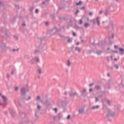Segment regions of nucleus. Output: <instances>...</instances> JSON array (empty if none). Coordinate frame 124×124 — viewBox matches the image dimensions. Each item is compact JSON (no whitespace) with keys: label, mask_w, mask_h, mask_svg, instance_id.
<instances>
[{"label":"nucleus","mask_w":124,"mask_h":124,"mask_svg":"<svg viewBox=\"0 0 124 124\" xmlns=\"http://www.w3.org/2000/svg\"><path fill=\"white\" fill-rule=\"evenodd\" d=\"M80 9H85V7H82L80 8Z\"/></svg>","instance_id":"5fc2aeb1"},{"label":"nucleus","mask_w":124,"mask_h":124,"mask_svg":"<svg viewBox=\"0 0 124 124\" xmlns=\"http://www.w3.org/2000/svg\"><path fill=\"white\" fill-rule=\"evenodd\" d=\"M59 31H61V29H58L57 27H54L53 29L50 30V33L51 34H58L60 37L62 38L63 36L61 35V34H59Z\"/></svg>","instance_id":"f257e3e1"},{"label":"nucleus","mask_w":124,"mask_h":124,"mask_svg":"<svg viewBox=\"0 0 124 124\" xmlns=\"http://www.w3.org/2000/svg\"><path fill=\"white\" fill-rule=\"evenodd\" d=\"M61 117H62V115H59L58 116V119H61Z\"/></svg>","instance_id":"37998d69"},{"label":"nucleus","mask_w":124,"mask_h":124,"mask_svg":"<svg viewBox=\"0 0 124 124\" xmlns=\"http://www.w3.org/2000/svg\"><path fill=\"white\" fill-rule=\"evenodd\" d=\"M103 13V11H102V10H101V11H100L99 12V14L100 15H101V14H102Z\"/></svg>","instance_id":"cd10ccee"},{"label":"nucleus","mask_w":124,"mask_h":124,"mask_svg":"<svg viewBox=\"0 0 124 124\" xmlns=\"http://www.w3.org/2000/svg\"><path fill=\"white\" fill-rule=\"evenodd\" d=\"M53 110L55 111V113H57V112H58V108H55L53 109Z\"/></svg>","instance_id":"b1692460"},{"label":"nucleus","mask_w":124,"mask_h":124,"mask_svg":"<svg viewBox=\"0 0 124 124\" xmlns=\"http://www.w3.org/2000/svg\"><path fill=\"white\" fill-rule=\"evenodd\" d=\"M12 52H13L14 53L15 52H16V51L17 52H18V51H19V49L17 48V49H15V48H14V49H13L12 50Z\"/></svg>","instance_id":"f3484780"},{"label":"nucleus","mask_w":124,"mask_h":124,"mask_svg":"<svg viewBox=\"0 0 124 124\" xmlns=\"http://www.w3.org/2000/svg\"><path fill=\"white\" fill-rule=\"evenodd\" d=\"M35 117H36V118H37V114L36 113V114H35Z\"/></svg>","instance_id":"13d9d810"},{"label":"nucleus","mask_w":124,"mask_h":124,"mask_svg":"<svg viewBox=\"0 0 124 124\" xmlns=\"http://www.w3.org/2000/svg\"><path fill=\"white\" fill-rule=\"evenodd\" d=\"M96 54H97V55H101V54H102V51L99 50V51H97Z\"/></svg>","instance_id":"dca6fc26"},{"label":"nucleus","mask_w":124,"mask_h":124,"mask_svg":"<svg viewBox=\"0 0 124 124\" xmlns=\"http://www.w3.org/2000/svg\"><path fill=\"white\" fill-rule=\"evenodd\" d=\"M79 10H77L76 12H75V14H78V13H79Z\"/></svg>","instance_id":"e433bc0d"},{"label":"nucleus","mask_w":124,"mask_h":124,"mask_svg":"<svg viewBox=\"0 0 124 124\" xmlns=\"http://www.w3.org/2000/svg\"><path fill=\"white\" fill-rule=\"evenodd\" d=\"M114 34H111V38H112V39L114 38Z\"/></svg>","instance_id":"a18cd8bd"},{"label":"nucleus","mask_w":124,"mask_h":124,"mask_svg":"<svg viewBox=\"0 0 124 124\" xmlns=\"http://www.w3.org/2000/svg\"><path fill=\"white\" fill-rule=\"evenodd\" d=\"M72 21L71 20H70V23L69 24H68V28H69V27L72 26Z\"/></svg>","instance_id":"aec40b11"},{"label":"nucleus","mask_w":124,"mask_h":124,"mask_svg":"<svg viewBox=\"0 0 124 124\" xmlns=\"http://www.w3.org/2000/svg\"><path fill=\"white\" fill-rule=\"evenodd\" d=\"M113 53H118V51H117V50H114V51H113Z\"/></svg>","instance_id":"09e8293b"},{"label":"nucleus","mask_w":124,"mask_h":124,"mask_svg":"<svg viewBox=\"0 0 124 124\" xmlns=\"http://www.w3.org/2000/svg\"><path fill=\"white\" fill-rule=\"evenodd\" d=\"M102 23H103V25H104V24H105V23H107V21H103Z\"/></svg>","instance_id":"49530a36"},{"label":"nucleus","mask_w":124,"mask_h":124,"mask_svg":"<svg viewBox=\"0 0 124 124\" xmlns=\"http://www.w3.org/2000/svg\"><path fill=\"white\" fill-rule=\"evenodd\" d=\"M95 89H97V90H100L101 87L99 85H96L95 86Z\"/></svg>","instance_id":"2eb2a0df"},{"label":"nucleus","mask_w":124,"mask_h":124,"mask_svg":"<svg viewBox=\"0 0 124 124\" xmlns=\"http://www.w3.org/2000/svg\"><path fill=\"white\" fill-rule=\"evenodd\" d=\"M42 4H43V5H44V4H45V2H43Z\"/></svg>","instance_id":"052dcab7"},{"label":"nucleus","mask_w":124,"mask_h":124,"mask_svg":"<svg viewBox=\"0 0 124 124\" xmlns=\"http://www.w3.org/2000/svg\"><path fill=\"white\" fill-rule=\"evenodd\" d=\"M72 40H73V38L68 37V39L67 40V43H71L72 42Z\"/></svg>","instance_id":"9d476101"},{"label":"nucleus","mask_w":124,"mask_h":124,"mask_svg":"<svg viewBox=\"0 0 124 124\" xmlns=\"http://www.w3.org/2000/svg\"><path fill=\"white\" fill-rule=\"evenodd\" d=\"M69 93L70 96H75V95H78V93H77V92H76V91L74 92L71 91Z\"/></svg>","instance_id":"20e7f679"},{"label":"nucleus","mask_w":124,"mask_h":124,"mask_svg":"<svg viewBox=\"0 0 124 124\" xmlns=\"http://www.w3.org/2000/svg\"><path fill=\"white\" fill-rule=\"evenodd\" d=\"M114 48H115V49H118V46H114Z\"/></svg>","instance_id":"603ef678"},{"label":"nucleus","mask_w":124,"mask_h":124,"mask_svg":"<svg viewBox=\"0 0 124 124\" xmlns=\"http://www.w3.org/2000/svg\"><path fill=\"white\" fill-rule=\"evenodd\" d=\"M90 92H93V89L91 88L89 89Z\"/></svg>","instance_id":"864d4df0"},{"label":"nucleus","mask_w":124,"mask_h":124,"mask_svg":"<svg viewBox=\"0 0 124 124\" xmlns=\"http://www.w3.org/2000/svg\"><path fill=\"white\" fill-rule=\"evenodd\" d=\"M95 102H97V101H98V98H97V97H95Z\"/></svg>","instance_id":"c9c22d12"},{"label":"nucleus","mask_w":124,"mask_h":124,"mask_svg":"<svg viewBox=\"0 0 124 124\" xmlns=\"http://www.w3.org/2000/svg\"><path fill=\"white\" fill-rule=\"evenodd\" d=\"M70 115H68L67 116V119L68 120V119H70Z\"/></svg>","instance_id":"c03bdc74"},{"label":"nucleus","mask_w":124,"mask_h":124,"mask_svg":"<svg viewBox=\"0 0 124 124\" xmlns=\"http://www.w3.org/2000/svg\"><path fill=\"white\" fill-rule=\"evenodd\" d=\"M107 76H108V77H110V74L108 73V74H107Z\"/></svg>","instance_id":"680f3d73"},{"label":"nucleus","mask_w":124,"mask_h":124,"mask_svg":"<svg viewBox=\"0 0 124 124\" xmlns=\"http://www.w3.org/2000/svg\"><path fill=\"white\" fill-rule=\"evenodd\" d=\"M50 17L52 18V19H55V16H54L53 15H51Z\"/></svg>","instance_id":"f704fd0d"},{"label":"nucleus","mask_w":124,"mask_h":124,"mask_svg":"<svg viewBox=\"0 0 124 124\" xmlns=\"http://www.w3.org/2000/svg\"><path fill=\"white\" fill-rule=\"evenodd\" d=\"M38 74H41V69H39L38 70Z\"/></svg>","instance_id":"7c9ffc66"},{"label":"nucleus","mask_w":124,"mask_h":124,"mask_svg":"<svg viewBox=\"0 0 124 124\" xmlns=\"http://www.w3.org/2000/svg\"><path fill=\"white\" fill-rule=\"evenodd\" d=\"M21 94L26 95V88L22 87L20 90Z\"/></svg>","instance_id":"39448f33"},{"label":"nucleus","mask_w":124,"mask_h":124,"mask_svg":"<svg viewBox=\"0 0 124 124\" xmlns=\"http://www.w3.org/2000/svg\"><path fill=\"white\" fill-rule=\"evenodd\" d=\"M110 101L109 100H108V105H110Z\"/></svg>","instance_id":"8fccbe9b"},{"label":"nucleus","mask_w":124,"mask_h":124,"mask_svg":"<svg viewBox=\"0 0 124 124\" xmlns=\"http://www.w3.org/2000/svg\"><path fill=\"white\" fill-rule=\"evenodd\" d=\"M73 36H76V34L75 33V32H73Z\"/></svg>","instance_id":"58836bf2"},{"label":"nucleus","mask_w":124,"mask_h":124,"mask_svg":"<svg viewBox=\"0 0 124 124\" xmlns=\"http://www.w3.org/2000/svg\"><path fill=\"white\" fill-rule=\"evenodd\" d=\"M119 50L120 52H121L122 54H124V48H119Z\"/></svg>","instance_id":"ddd939ff"},{"label":"nucleus","mask_w":124,"mask_h":124,"mask_svg":"<svg viewBox=\"0 0 124 124\" xmlns=\"http://www.w3.org/2000/svg\"><path fill=\"white\" fill-rule=\"evenodd\" d=\"M12 116H15V111L11 112Z\"/></svg>","instance_id":"393cba45"},{"label":"nucleus","mask_w":124,"mask_h":124,"mask_svg":"<svg viewBox=\"0 0 124 124\" xmlns=\"http://www.w3.org/2000/svg\"><path fill=\"white\" fill-rule=\"evenodd\" d=\"M38 12H39V10H38V9H36L35 10V13L37 14V13H38Z\"/></svg>","instance_id":"c756f323"},{"label":"nucleus","mask_w":124,"mask_h":124,"mask_svg":"<svg viewBox=\"0 0 124 124\" xmlns=\"http://www.w3.org/2000/svg\"><path fill=\"white\" fill-rule=\"evenodd\" d=\"M47 102H48V100L46 101V102H44V104H47Z\"/></svg>","instance_id":"6e6d98bb"},{"label":"nucleus","mask_w":124,"mask_h":124,"mask_svg":"<svg viewBox=\"0 0 124 124\" xmlns=\"http://www.w3.org/2000/svg\"><path fill=\"white\" fill-rule=\"evenodd\" d=\"M22 26H26V24H25V23H23V24H22Z\"/></svg>","instance_id":"e2e57ef3"},{"label":"nucleus","mask_w":124,"mask_h":124,"mask_svg":"<svg viewBox=\"0 0 124 124\" xmlns=\"http://www.w3.org/2000/svg\"><path fill=\"white\" fill-rule=\"evenodd\" d=\"M15 90V91H18V87H16Z\"/></svg>","instance_id":"3c124183"},{"label":"nucleus","mask_w":124,"mask_h":124,"mask_svg":"<svg viewBox=\"0 0 124 124\" xmlns=\"http://www.w3.org/2000/svg\"><path fill=\"white\" fill-rule=\"evenodd\" d=\"M64 94H65V95H66L67 94V93H66V92H65L64 93Z\"/></svg>","instance_id":"69168bd1"},{"label":"nucleus","mask_w":124,"mask_h":124,"mask_svg":"<svg viewBox=\"0 0 124 124\" xmlns=\"http://www.w3.org/2000/svg\"><path fill=\"white\" fill-rule=\"evenodd\" d=\"M89 15H90V16H93V13L92 12L89 13Z\"/></svg>","instance_id":"4c0bfd02"},{"label":"nucleus","mask_w":124,"mask_h":124,"mask_svg":"<svg viewBox=\"0 0 124 124\" xmlns=\"http://www.w3.org/2000/svg\"><path fill=\"white\" fill-rule=\"evenodd\" d=\"M37 100H40V96H37Z\"/></svg>","instance_id":"72a5a7b5"},{"label":"nucleus","mask_w":124,"mask_h":124,"mask_svg":"<svg viewBox=\"0 0 124 124\" xmlns=\"http://www.w3.org/2000/svg\"><path fill=\"white\" fill-rule=\"evenodd\" d=\"M28 99H31V96L28 97Z\"/></svg>","instance_id":"774afa93"},{"label":"nucleus","mask_w":124,"mask_h":124,"mask_svg":"<svg viewBox=\"0 0 124 124\" xmlns=\"http://www.w3.org/2000/svg\"><path fill=\"white\" fill-rule=\"evenodd\" d=\"M48 24H49V22H45V25L46 26H48Z\"/></svg>","instance_id":"a19ab883"},{"label":"nucleus","mask_w":124,"mask_h":124,"mask_svg":"<svg viewBox=\"0 0 124 124\" xmlns=\"http://www.w3.org/2000/svg\"><path fill=\"white\" fill-rule=\"evenodd\" d=\"M40 108H41V107L40 106V105H38V106H37L38 110H40Z\"/></svg>","instance_id":"c85d7f7f"},{"label":"nucleus","mask_w":124,"mask_h":124,"mask_svg":"<svg viewBox=\"0 0 124 124\" xmlns=\"http://www.w3.org/2000/svg\"><path fill=\"white\" fill-rule=\"evenodd\" d=\"M36 62H39V58H37V59H36Z\"/></svg>","instance_id":"79ce46f5"},{"label":"nucleus","mask_w":124,"mask_h":124,"mask_svg":"<svg viewBox=\"0 0 124 124\" xmlns=\"http://www.w3.org/2000/svg\"><path fill=\"white\" fill-rule=\"evenodd\" d=\"M38 40H39L40 41H41V43H42V41H44V39L41 38H38Z\"/></svg>","instance_id":"4be33fe9"},{"label":"nucleus","mask_w":124,"mask_h":124,"mask_svg":"<svg viewBox=\"0 0 124 124\" xmlns=\"http://www.w3.org/2000/svg\"><path fill=\"white\" fill-rule=\"evenodd\" d=\"M1 97H2V98L4 102H6V100H7V99L6 98V97H5L3 95H2Z\"/></svg>","instance_id":"f8f14e48"},{"label":"nucleus","mask_w":124,"mask_h":124,"mask_svg":"<svg viewBox=\"0 0 124 124\" xmlns=\"http://www.w3.org/2000/svg\"><path fill=\"white\" fill-rule=\"evenodd\" d=\"M14 37H15L16 40H18V37H16V36H15Z\"/></svg>","instance_id":"4d7b16f0"},{"label":"nucleus","mask_w":124,"mask_h":124,"mask_svg":"<svg viewBox=\"0 0 124 124\" xmlns=\"http://www.w3.org/2000/svg\"><path fill=\"white\" fill-rule=\"evenodd\" d=\"M34 8V7H31L30 8V11L31 12H32V11H33Z\"/></svg>","instance_id":"a211bd4d"},{"label":"nucleus","mask_w":124,"mask_h":124,"mask_svg":"<svg viewBox=\"0 0 124 124\" xmlns=\"http://www.w3.org/2000/svg\"><path fill=\"white\" fill-rule=\"evenodd\" d=\"M30 62L31 64L34 63V58H33L31 61Z\"/></svg>","instance_id":"6ab92c4d"},{"label":"nucleus","mask_w":124,"mask_h":124,"mask_svg":"<svg viewBox=\"0 0 124 124\" xmlns=\"http://www.w3.org/2000/svg\"><path fill=\"white\" fill-rule=\"evenodd\" d=\"M39 53V50H35L34 54H37Z\"/></svg>","instance_id":"473e14b6"},{"label":"nucleus","mask_w":124,"mask_h":124,"mask_svg":"<svg viewBox=\"0 0 124 124\" xmlns=\"http://www.w3.org/2000/svg\"><path fill=\"white\" fill-rule=\"evenodd\" d=\"M85 112V108H82L78 110L79 114H84Z\"/></svg>","instance_id":"0eeeda50"},{"label":"nucleus","mask_w":124,"mask_h":124,"mask_svg":"<svg viewBox=\"0 0 124 124\" xmlns=\"http://www.w3.org/2000/svg\"><path fill=\"white\" fill-rule=\"evenodd\" d=\"M7 78H8V79H9L10 78V75L9 74H7Z\"/></svg>","instance_id":"2f4dec72"},{"label":"nucleus","mask_w":124,"mask_h":124,"mask_svg":"<svg viewBox=\"0 0 124 124\" xmlns=\"http://www.w3.org/2000/svg\"><path fill=\"white\" fill-rule=\"evenodd\" d=\"M116 28V25L114 24L113 21H110L109 23V26L106 27L107 30H109V29H112V30H115Z\"/></svg>","instance_id":"7ed1b4c3"},{"label":"nucleus","mask_w":124,"mask_h":124,"mask_svg":"<svg viewBox=\"0 0 124 124\" xmlns=\"http://www.w3.org/2000/svg\"><path fill=\"white\" fill-rule=\"evenodd\" d=\"M79 42H77V43H76V45H79Z\"/></svg>","instance_id":"bf43d9fd"},{"label":"nucleus","mask_w":124,"mask_h":124,"mask_svg":"<svg viewBox=\"0 0 124 124\" xmlns=\"http://www.w3.org/2000/svg\"><path fill=\"white\" fill-rule=\"evenodd\" d=\"M99 108V105L94 106L91 108L92 110H95Z\"/></svg>","instance_id":"1a4fd4ad"},{"label":"nucleus","mask_w":124,"mask_h":124,"mask_svg":"<svg viewBox=\"0 0 124 124\" xmlns=\"http://www.w3.org/2000/svg\"><path fill=\"white\" fill-rule=\"evenodd\" d=\"M91 22H93V25H95V22L97 23V25L99 27L100 26V17H97L96 19H93L91 21Z\"/></svg>","instance_id":"f03ea898"},{"label":"nucleus","mask_w":124,"mask_h":124,"mask_svg":"<svg viewBox=\"0 0 124 124\" xmlns=\"http://www.w3.org/2000/svg\"><path fill=\"white\" fill-rule=\"evenodd\" d=\"M80 93H81V94L83 95V96H86V95L88 94L86 89H84L82 91L80 92Z\"/></svg>","instance_id":"423d86ee"},{"label":"nucleus","mask_w":124,"mask_h":124,"mask_svg":"<svg viewBox=\"0 0 124 124\" xmlns=\"http://www.w3.org/2000/svg\"><path fill=\"white\" fill-rule=\"evenodd\" d=\"M51 118H52V119L53 120H56V119H57V116H51Z\"/></svg>","instance_id":"a878e982"},{"label":"nucleus","mask_w":124,"mask_h":124,"mask_svg":"<svg viewBox=\"0 0 124 124\" xmlns=\"http://www.w3.org/2000/svg\"><path fill=\"white\" fill-rule=\"evenodd\" d=\"M114 67H115V68L116 69H118L119 68V65H117L116 64L114 65Z\"/></svg>","instance_id":"5701e85b"},{"label":"nucleus","mask_w":124,"mask_h":124,"mask_svg":"<svg viewBox=\"0 0 124 124\" xmlns=\"http://www.w3.org/2000/svg\"><path fill=\"white\" fill-rule=\"evenodd\" d=\"M93 83H91L89 84V87H92V86H93Z\"/></svg>","instance_id":"de8ad7c7"},{"label":"nucleus","mask_w":124,"mask_h":124,"mask_svg":"<svg viewBox=\"0 0 124 124\" xmlns=\"http://www.w3.org/2000/svg\"><path fill=\"white\" fill-rule=\"evenodd\" d=\"M66 65L68 67H69V66H70V65H71V63L70 62V60H67Z\"/></svg>","instance_id":"9b49d317"},{"label":"nucleus","mask_w":124,"mask_h":124,"mask_svg":"<svg viewBox=\"0 0 124 124\" xmlns=\"http://www.w3.org/2000/svg\"><path fill=\"white\" fill-rule=\"evenodd\" d=\"M78 24H79V25H82V24H83V21H82L81 19H80V20H79V23H78Z\"/></svg>","instance_id":"412c9836"},{"label":"nucleus","mask_w":124,"mask_h":124,"mask_svg":"<svg viewBox=\"0 0 124 124\" xmlns=\"http://www.w3.org/2000/svg\"><path fill=\"white\" fill-rule=\"evenodd\" d=\"M90 26V24L88 23H85L84 24V27L85 28H88V27Z\"/></svg>","instance_id":"4468645a"},{"label":"nucleus","mask_w":124,"mask_h":124,"mask_svg":"<svg viewBox=\"0 0 124 124\" xmlns=\"http://www.w3.org/2000/svg\"><path fill=\"white\" fill-rule=\"evenodd\" d=\"M107 50H110V47H108V48H107Z\"/></svg>","instance_id":"338daca9"},{"label":"nucleus","mask_w":124,"mask_h":124,"mask_svg":"<svg viewBox=\"0 0 124 124\" xmlns=\"http://www.w3.org/2000/svg\"><path fill=\"white\" fill-rule=\"evenodd\" d=\"M116 113H114L113 114H111V116H115V114Z\"/></svg>","instance_id":"0e129e2a"},{"label":"nucleus","mask_w":124,"mask_h":124,"mask_svg":"<svg viewBox=\"0 0 124 124\" xmlns=\"http://www.w3.org/2000/svg\"><path fill=\"white\" fill-rule=\"evenodd\" d=\"M82 3V2L81 1H79L78 3H77L76 4L77 5H80Z\"/></svg>","instance_id":"bb28decb"},{"label":"nucleus","mask_w":124,"mask_h":124,"mask_svg":"<svg viewBox=\"0 0 124 124\" xmlns=\"http://www.w3.org/2000/svg\"><path fill=\"white\" fill-rule=\"evenodd\" d=\"M106 16H107V15H108V11L106 10Z\"/></svg>","instance_id":"ea45409f"},{"label":"nucleus","mask_w":124,"mask_h":124,"mask_svg":"<svg viewBox=\"0 0 124 124\" xmlns=\"http://www.w3.org/2000/svg\"><path fill=\"white\" fill-rule=\"evenodd\" d=\"M75 51H77L78 53H81V51H82V48L79 47H76L75 48Z\"/></svg>","instance_id":"6e6552de"}]
</instances>
